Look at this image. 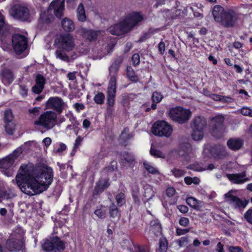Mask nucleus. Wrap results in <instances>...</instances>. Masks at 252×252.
Here are the masks:
<instances>
[{"instance_id": "obj_1", "label": "nucleus", "mask_w": 252, "mask_h": 252, "mask_svg": "<svg viewBox=\"0 0 252 252\" xmlns=\"http://www.w3.org/2000/svg\"><path fill=\"white\" fill-rule=\"evenodd\" d=\"M19 171L21 172L18 173L15 178L17 184L23 192L30 196L39 194L47 190L53 182V171L47 165L40 168L36 175L40 182L34 176L35 168L33 164H22Z\"/></svg>"}, {"instance_id": "obj_2", "label": "nucleus", "mask_w": 252, "mask_h": 252, "mask_svg": "<svg viewBox=\"0 0 252 252\" xmlns=\"http://www.w3.org/2000/svg\"><path fill=\"white\" fill-rule=\"evenodd\" d=\"M142 20L143 16L139 13H131L120 23L110 27L108 31L112 34L120 35L127 32Z\"/></svg>"}, {"instance_id": "obj_3", "label": "nucleus", "mask_w": 252, "mask_h": 252, "mask_svg": "<svg viewBox=\"0 0 252 252\" xmlns=\"http://www.w3.org/2000/svg\"><path fill=\"white\" fill-rule=\"evenodd\" d=\"M214 20L225 27H232L237 22L238 17L232 10H225L220 5L214 6L213 10Z\"/></svg>"}, {"instance_id": "obj_4", "label": "nucleus", "mask_w": 252, "mask_h": 252, "mask_svg": "<svg viewBox=\"0 0 252 252\" xmlns=\"http://www.w3.org/2000/svg\"><path fill=\"white\" fill-rule=\"evenodd\" d=\"M120 63L121 62H115L109 68L110 78L107 91V103L109 106H113L115 103L116 92V74L119 70Z\"/></svg>"}, {"instance_id": "obj_5", "label": "nucleus", "mask_w": 252, "mask_h": 252, "mask_svg": "<svg viewBox=\"0 0 252 252\" xmlns=\"http://www.w3.org/2000/svg\"><path fill=\"white\" fill-rule=\"evenodd\" d=\"M64 9V0H53L50 3L48 9L40 15L41 21L49 23L53 20V17L49 14L53 11L54 14L58 18H61L63 14Z\"/></svg>"}, {"instance_id": "obj_6", "label": "nucleus", "mask_w": 252, "mask_h": 252, "mask_svg": "<svg viewBox=\"0 0 252 252\" xmlns=\"http://www.w3.org/2000/svg\"><path fill=\"white\" fill-rule=\"evenodd\" d=\"M169 116L173 121L179 124H184L189 120L191 112L189 109L177 106L169 109Z\"/></svg>"}, {"instance_id": "obj_7", "label": "nucleus", "mask_w": 252, "mask_h": 252, "mask_svg": "<svg viewBox=\"0 0 252 252\" xmlns=\"http://www.w3.org/2000/svg\"><path fill=\"white\" fill-rule=\"evenodd\" d=\"M55 44L58 48L66 52L71 51L75 46L74 39L70 34L61 35L57 37Z\"/></svg>"}, {"instance_id": "obj_8", "label": "nucleus", "mask_w": 252, "mask_h": 252, "mask_svg": "<svg viewBox=\"0 0 252 252\" xmlns=\"http://www.w3.org/2000/svg\"><path fill=\"white\" fill-rule=\"evenodd\" d=\"M12 45L17 55H20L23 54L22 58L26 56L24 52L27 48V40L24 36L19 34L14 35L12 38Z\"/></svg>"}, {"instance_id": "obj_9", "label": "nucleus", "mask_w": 252, "mask_h": 252, "mask_svg": "<svg viewBox=\"0 0 252 252\" xmlns=\"http://www.w3.org/2000/svg\"><path fill=\"white\" fill-rule=\"evenodd\" d=\"M24 247L25 241L23 238L17 236H10L5 242V248L10 252H19Z\"/></svg>"}, {"instance_id": "obj_10", "label": "nucleus", "mask_w": 252, "mask_h": 252, "mask_svg": "<svg viewBox=\"0 0 252 252\" xmlns=\"http://www.w3.org/2000/svg\"><path fill=\"white\" fill-rule=\"evenodd\" d=\"M10 13L14 18L21 21H26L29 19V10L24 6L15 5L12 8Z\"/></svg>"}, {"instance_id": "obj_11", "label": "nucleus", "mask_w": 252, "mask_h": 252, "mask_svg": "<svg viewBox=\"0 0 252 252\" xmlns=\"http://www.w3.org/2000/svg\"><path fill=\"white\" fill-rule=\"evenodd\" d=\"M65 103L59 97H50L45 104L46 109H54L59 114L63 112Z\"/></svg>"}, {"instance_id": "obj_12", "label": "nucleus", "mask_w": 252, "mask_h": 252, "mask_svg": "<svg viewBox=\"0 0 252 252\" xmlns=\"http://www.w3.org/2000/svg\"><path fill=\"white\" fill-rule=\"evenodd\" d=\"M110 185L109 178L99 179L95 183V186L93 190V197L94 198H97Z\"/></svg>"}, {"instance_id": "obj_13", "label": "nucleus", "mask_w": 252, "mask_h": 252, "mask_svg": "<svg viewBox=\"0 0 252 252\" xmlns=\"http://www.w3.org/2000/svg\"><path fill=\"white\" fill-rule=\"evenodd\" d=\"M57 119V115L55 112L52 111H48L40 115L38 124L44 126H48V125L56 122Z\"/></svg>"}, {"instance_id": "obj_14", "label": "nucleus", "mask_w": 252, "mask_h": 252, "mask_svg": "<svg viewBox=\"0 0 252 252\" xmlns=\"http://www.w3.org/2000/svg\"><path fill=\"white\" fill-rule=\"evenodd\" d=\"M225 196L227 200L229 201L235 208H244L248 204V202L246 200L243 201L238 197L232 195L231 191L226 193Z\"/></svg>"}, {"instance_id": "obj_15", "label": "nucleus", "mask_w": 252, "mask_h": 252, "mask_svg": "<svg viewBox=\"0 0 252 252\" xmlns=\"http://www.w3.org/2000/svg\"><path fill=\"white\" fill-rule=\"evenodd\" d=\"M151 131L155 136L169 137L173 131V127H151Z\"/></svg>"}, {"instance_id": "obj_16", "label": "nucleus", "mask_w": 252, "mask_h": 252, "mask_svg": "<svg viewBox=\"0 0 252 252\" xmlns=\"http://www.w3.org/2000/svg\"><path fill=\"white\" fill-rule=\"evenodd\" d=\"M121 158L119 161L120 163L124 166L133 165L135 161L134 156L126 151L122 152L120 153Z\"/></svg>"}, {"instance_id": "obj_17", "label": "nucleus", "mask_w": 252, "mask_h": 252, "mask_svg": "<svg viewBox=\"0 0 252 252\" xmlns=\"http://www.w3.org/2000/svg\"><path fill=\"white\" fill-rule=\"evenodd\" d=\"M133 136V133L129 132L128 127H125L119 137L120 144L124 147H126L128 144V141L132 139Z\"/></svg>"}, {"instance_id": "obj_18", "label": "nucleus", "mask_w": 252, "mask_h": 252, "mask_svg": "<svg viewBox=\"0 0 252 252\" xmlns=\"http://www.w3.org/2000/svg\"><path fill=\"white\" fill-rule=\"evenodd\" d=\"M246 176L245 172L241 173L227 174V177L229 181L235 184H241L247 181L248 179L246 178Z\"/></svg>"}, {"instance_id": "obj_19", "label": "nucleus", "mask_w": 252, "mask_h": 252, "mask_svg": "<svg viewBox=\"0 0 252 252\" xmlns=\"http://www.w3.org/2000/svg\"><path fill=\"white\" fill-rule=\"evenodd\" d=\"M244 145V141L239 138H231L227 141V146L232 151H238Z\"/></svg>"}, {"instance_id": "obj_20", "label": "nucleus", "mask_w": 252, "mask_h": 252, "mask_svg": "<svg viewBox=\"0 0 252 252\" xmlns=\"http://www.w3.org/2000/svg\"><path fill=\"white\" fill-rule=\"evenodd\" d=\"M77 32L84 38L90 40L96 38L97 37L98 33H100V32L92 30H88L82 28L79 29Z\"/></svg>"}, {"instance_id": "obj_21", "label": "nucleus", "mask_w": 252, "mask_h": 252, "mask_svg": "<svg viewBox=\"0 0 252 252\" xmlns=\"http://www.w3.org/2000/svg\"><path fill=\"white\" fill-rule=\"evenodd\" d=\"M35 85L32 87V92L35 94L40 93L44 86L45 79L41 75H37L35 79Z\"/></svg>"}, {"instance_id": "obj_22", "label": "nucleus", "mask_w": 252, "mask_h": 252, "mask_svg": "<svg viewBox=\"0 0 252 252\" xmlns=\"http://www.w3.org/2000/svg\"><path fill=\"white\" fill-rule=\"evenodd\" d=\"M35 85L32 87V92L35 94L40 93L44 86L45 79L41 75H37L35 79Z\"/></svg>"}, {"instance_id": "obj_23", "label": "nucleus", "mask_w": 252, "mask_h": 252, "mask_svg": "<svg viewBox=\"0 0 252 252\" xmlns=\"http://www.w3.org/2000/svg\"><path fill=\"white\" fill-rule=\"evenodd\" d=\"M192 150V147L188 142L180 143L178 149V155L180 157H186L188 156Z\"/></svg>"}, {"instance_id": "obj_24", "label": "nucleus", "mask_w": 252, "mask_h": 252, "mask_svg": "<svg viewBox=\"0 0 252 252\" xmlns=\"http://www.w3.org/2000/svg\"><path fill=\"white\" fill-rule=\"evenodd\" d=\"M150 231L156 236H158L162 233L161 225L158 219H154L150 222Z\"/></svg>"}, {"instance_id": "obj_25", "label": "nucleus", "mask_w": 252, "mask_h": 252, "mask_svg": "<svg viewBox=\"0 0 252 252\" xmlns=\"http://www.w3.org/2000/svg\"><path fill=\"white\" fill-rule=\"evenodd\" d=\"M55 252L63 251L65 250V242L58 236L52 237Z\"/></svg>"}, {"instance_id": "obj_26", "label": "nucleus", "mask_w": 252, "mask_h": 252, "mask_svg": "<svg viewBox=\"0 0 252 252\" xmlns=\"http://www.w3.org/2000/svg\"><path fill=\"white\" fill-rule=\"evenodd\" d=\"M204 127H194L191 133V138L194 141L201 140L204 136Z\"/></svg>"}, {"instance_id": "obj_27", "label": "nucleus", "mask_w": 252, "mask_h": 252, "mask_svg": "<svg viewBox=\"0 0 252 252\" xmlns=\"http://www.w3.org/2000/svg\"><path fill=\"white\" fill-rule=\"evenodd\" d=\"M63 30L66 32H71L75 29L73 22L69 18H64L61 22Z\"/></svg>"}, {"instance_id": "obj_28", "label": "nucleus", "mask_w": 252, "mask_h": 252, "mask_svg": "<svg viewBox=\"0 0 252 252\" xmlns=\"http://www.w3.org/2000/svg\"><path fill=\"white\" fill-rule=\"evenodd\" d=\"M114 202H112L108 207L109 214L111 218H119L121 216V211Z\"/></svg>"}, {"instance_id": "obj_29", "label": "nucleus", "mask_w": 252, "mask_h": 252, "mask_svg": "<svg viewBox=\"0 0 252 252\" xmlns=\"http://www.w3.org/2000/svg\"><path fill=\"white\" fill-rule=\"evenodd\" d=\"M74 130L75 131L76 135H78V136L75 141L73 151L76 152L77 149L81 145V143L83 140V138L82 137V135H80V132L81 131H82V129H81L79 127H74ZM82 136H83V134Z\"/></svg>"}, {"instance_id": "obj_30", "label": "nucleus", "mask_w": 252, "mask_h": 252, "mask_svg": "<svg viewBox=\"0 0 252 252\" xmlns=\"http://www.w3.org/2000/svg\"><path fill=\"white\" fill-rule=\"evenodd\" d=\"M225 127H212L210 129L212 135L217 139H220L224 136Z\"/></svg>"}, {"instance_id": "obj_31", "label": "nucleus", "mask_w": 252, "mask_h": 252, "mask_svg": "<svg viewBox=\"0 0 252 252\" xmlns=\"http://www.w3.org/2000/svg\"><path fill=\"white\" fill-rule=\"evenodd\" d=\"M13 80V76L11 72L8 69L3 71L2 74V81L6 85H9Z\"/></svg>"}, {"instance_id": "obj_32", "label": "nucleus", "mask_w": 252, "mask_h": 252, "mask_svg": "<svg viewBox=\"0 0 252 252\" xmlns=\"http://www.w3.org/2000/svg\"><path fill=\"white\" fill-rule=\"evenodd\" d=\"M52 238L46 239L42 245V249L46 252H55Z\"/></svg>"}, {"instance_id": "obj_33", "label": "nucleus", "mask_w": 252, "mask_h": 252, "mask_svg": "<svg viewBox=\"0 0 252 252\" xmlns=\"http://www.w3.org/2000/svg\"><path fill=\"white\" fill-rule=\"evenodd\" d=\"M115 199L118 207H121L126 203V194L122 192H119L115 195Z\"/></svg>"}, {"instance_id": "obj_34", "label": "nucleus", "mask_w": 252, "mask_h": 252, "mask_svg": "<svg viewBox=\"0 0 252 252\" xmlns=\"http://www.w3.org/2000/svg\"><path fill=\"white\" fill-rule=\"evenodd\" d=\"M77 15L79 21L84 22L86 20L84 7L82 3H80L77 9Z\"/></svg>"}, {"instance_id": "obj_35", "label": "nucleus", "mask_w": 252, "mask_h": 252, "mask_svg": "<svg viewBox=\"0 0 252 252\" xmlns=\"http://www.w3.org/2000/svg\"><path fill=\"white\" fill-rule=\"evenodd\" d=\"M168 242L165 237H161L159 240V252H166L168 249Z\"/></svg>"}, {"instance_id": "obj_36", "label": "nucleus", "mask_w": 252, "mask_h": 252, "mask_svg": "<svg viewBox=\"0 0 252 252\" xmlns=\"http://www.w3.org/2000/svg\"><path fill=\"white\" fill-rule=\"evenodd\" d=\"M194 126H204L206 125V121L203 116H196L193 120Z\"/></svg>"}, {"instance_id": "obj_37", "label": "nucleus", "mask_w": 252, "mask_h": 252, "mask_svg": "<svg viewBox=\"0 0 252 252\" xmlns=\"http://www.w3.org/2000/svg\"><path fill=\"white\" fill-rule=\"evenodd\" d=\"M171 172L173 175L176 178H180L185 175L186 172L185 170L174 168L171 169Z\"/></svg>"}, {"instance_id": "obj_38", "label": "nucleus", "mask_w": 252, "mask_h": 252, "mask_svg": "<svg viewBox=\"0 0 252 252\" xmlns=\"http://www.w3.org/2000/svg\"><path fill=\"white\" fill-rule=\"evenodd\" d=\"M150 154L155 158H165L164 154L160 150L153 148L152 146L151 148Z\"/></svg>"}, {"instance_id": "obj_39", "label": "nucleus", "mask_w": 252, "mask_h": 252, "mask_svg": "<svg viewBox=\"0 0 252 252\" xmlns=\"http://www.w3.org/2000/svg\"><path fill=\"white\" fill-rule=\"evenodd\" d=\"M132 197L134 204L137 206H139L141 204V201L140 199L139 191L138 189L132 190Z\"/></svg>"}, {"instance_id": "obj_40", "label": "nucleus", "mask_w": 252, "mask_h": 252, "mask_svg": "<svg viewBox=\"0 0 252 252\" xmlns=\"http://www.w3.org/2000/svg\"><path fill=\"white\" fill-rule=\"evenodd\" d=\"M134 250L131 251V252H150L148 247L144 245L134 246Z\"/></svg>"}, {"instance_id": "obj_41", "label": "nucleus", "mask_w": 252, "mask_h": 252, "mask_svg": "<svg viewBox=\"0 0 252 252\" xmlns=\"http://www.w3.org/2000/svg\"><path fill=\"white\" fill-rule=\"evenodd\" d=\"M127 75L129 80L131 81H137L138 78L135 75L133 70L130 67H127Z\"/></svg>"}, {"instance_id": "obj_42", "label": "nucleus", "mask_w": 252, "mask_h": 252, "mask_svg": "<svg viewBox=\"0 0 252 252\" xmlns=\"http://www.w3.org/2000/svg\"><path fill=\"white\" fill-rule=\"evenodd\" d=\"M13 119L12 111L10 110H8L5 111L4 114V122L8 124L11 122Z\"/></svg>"}, {"instance_id": "obj_43", "label": "nucleus", "mask_w": 252, "mask_h": 252, "mask_svg": "<svg viewBox=\"0 0 252 252\" xmlns=\"http://www.w3.org/2000/svg\"><path fill=\"white\" fill-rule=\"evenodd\" d=\"M224 120V118L223 115H218L211 119L212 122L216 125H221Z\"/></svg>"}, {"instance_id": "obj_44", "label": "nucleus", "mask_w": 252, "mask_h": 252, "mask_svg": "<svg viewBox=\"0 0 252 252\" xmlns=\"http://www.w3.org/2000/svg\"><path fill=\"white\" fill-rule=\"evenodd\" d=\"M94 214L99 219H102L106 217V211L102 207L96 209L94 211Z\"/></svg>"}, {"instance_id": "obj_45", "label": "nucleus", "mask_w": 252, "mask_h": 252, "mask_svg": "<svg viewBox=\"0 0 252 252\" xmlns=\"http://www.w3.org/2000/svg\"><path fill=\"white\" fill-rule=\"evenodd\" d=\"M152 100L155 103H158L161 101L163 98V95L160 93L155 92L153 93L152 96Z\"/></svg>"}, {"instance_id": "obj_46", "label": "nucleus", "mask_w": 252, "mask_h": 252, "mask_svg": "<svg viewBox=\"0 0 252 252\" xmlns=\"http://www.w3.org/2000/svg\"><path fill=\"white\" fill-rule=\"evenodd\" d=\"M143 164L145 169L150 173L154 174H157L158 173V170L155 167L151 165L149 163L144 162Z\"/></svg>"}, {"instance_id": "obj_47", "label": "nucleus", "mask_w": 252, "mask_h": 252, "mask_svg": "<svg viewBox=\"0 0 252 252\" xmlns=\"http://www.w3.org/2000/svg\"><path fill=\"white\" fill-rule=\"evenodd\" d=\"M104 95L102 93H98L94 97V101L97 104H102L104 99Z\"/></svg>"}, {"instance_id": "obj_48", "label": "nucleus", "mask_w": 252, "mask_h": 252, "mask_svg": "<svg viewBox=\"0 0 252 252\" xmlns=\"http://www.w3.org/2000/svg\"><path fill=\"white\" fill-rule=\"evenodd\" d=\"M56 58L61 60L66 61L68 60V57L66 54L61 50H57L56 52Z\"/></svg>"}, {"instance_id": "obj_49", "label": "nucleus", "mask_w": 252, "mask_h": 252, "mask_svg": "<svg viewBox=\"0 0 252 252\" xmlns=\"http://www.w3.org/2000/svg\"><path fill=\"white\" fill-rule=\"evenodd\" d=\"M244 218L248 222L252 224V208L249 209L244 214Z\"/></svg>"}, {"instance_id": "obj_50", "label": "nucleus", "mask_w": 252, "mask_h": 252, "mask_svg": "<svg viewBox=\"0 0 252 252\" xmlns=\"http://www.w3.org/2000/svg\"><path fill=\"white\" fill-rule=\"evenodd\" d=\"M188 169H191L192 170L195 171H203L204 170H205L206 169L200 166L198 164H192L189 165L187 167Z\"/></svg>"}, {"instance_id": "obj_51", "label": "nucleus", "mask_w": 252, "mask_h": 252, "mask_svg": "<svg viewBox=\"0 0 252 252\" xmlns=\"http://www.w3.org/2000/svg\"><path fill=\"white\" fill-rule=\"evenodd\" d=\"M241 113L244 116L252 117V109L249 107H244L240 110Z\"/></svg>"}, {"instance_id": "obj_52", "label": "nucleus", "mask_w": 252, "mask_h": 252, "mask_svg": "<svg viewBox=\"0 0 252 252\" xmlns=\"http://www.w3.org/2000/svg\"><path fill=\"white\" fill-rule=\"evenodd\" d=\"M211 153L217 157L220 156V146L215 145L211 149Z\"/></svg>"}, {"instance_id": "obj_53", "label": "nucleus", "mask_w": 252, "mask_h": 252, "mask_svg": "<svg viewBox=\"0 0 252 252\" xmlns=\"http://www.w3.org/2000/svg\"><path fill=\"white\" fill-rule=\"evenodd\" d=\"M186 202L190 207L193 209L194 206H195V203L197 202V199L193 197H189L187 198Z\"/></svg>"}, {"instance_id": "obj_54", "label": "nucleus", "mask_w": 252, "mask_h": 252, "mask_svg": "<svg viewBox=\"0 0 252 252\" xmlns=\"http://www.w3.org/2000/svg\"><path fill=\"white\" fill-rule=\"evenodd\" d=\"M189 223V219L186 217H181L179 221V223L180 225L184 227L188 226Z\"/></svg>"}, {"instance_id": "obj_55", "label": "nucleus", "mask_w": 252, "mask_h": 252, "mask_svg": "<svg viewBox=\"0 0 252 252\" xmlns=\"http://www.w3.org/2000/svg\"><path fill=\"white\" fill-rule=\"evenodd\" d=\"M117 163L116 161L111 162L109 165L106 167L107 171L108 172H112L117 169Z\"/></svg>"}, {"instance_id": "obj_56", "label": "nucleus", "mask_w": 252, "mask_h": 252, "mask_svg": "<svg viewBox=\"0 0 252 252\" xmlns=\"http://www.w3.org/2000/svg\"><path fill=\"white\" fill-rule=\"evenodd\" d=\"M189 242L188 237L187 236L182 237L178 240V245L180 247H183L187 245Z\"/></svg>"}, {"instance_id": "obj_57", "label": "nucleus", "mask_w": 252, "mask_h": 252, "mask_svg": "<svg viewBox=\"0 0 252 252\" xmlns=\"http://www.w3.org/2000/svg\"><path fill=\"white\" fill-rule=\"evenodd\" d=\"M3 159L8 162V164H10V165H13L16 160L13 157V156H12L11 154L7 156Z\"/></svg>"}, {"instance_id": "obj_58", "label": "nucleus", "mask_w": 252, "mask_h": 252, "mask_svg": "<svg viewBox=\"0 0 252 252\" xmlns=\"http://www.w3.org/2000/svg\"><path fill=\"white\" fill-rule=\"evenodd\" d=\"M189 231V229H182L179 227H178L176 229V232L177 235L178 236H181L183 235H185L187 233H188Z\"/></svg>"}, {"instance_id": "obj_59", "label": "nucleus", "mask_w": 252, "mask_h": 252, "mask_svg": "<svg viewBox=\"0 0 252 252\" xmlns=\"http://www.w3.org/2000/svg\"><path fill=\"white\" fill-rule=\"evenodd\" d=\"M13 195L6 191H2L0 193V198L2 199H9L13 197Z\"/></svg>"}, {"instance_id": "obj_60", "label": "nucleus", "mask_w": 252, "mask_h": 252, "mask_svg": "<svg viewBox=\"0 0 252 252\" xmlns=\"http://www.w3.org/2000/svg\"><path fill=\"white\" fill-rule=\"evenodd\" d=\"M184 182L187 185H190L192 183H194V184L196 185L198 184L199 183V181H193V179L190 177H186L184 178Z\"/></svg>"}, {"instance_id": "obj_61", "label": "nucleus", "mask_w": 252, "mask_h": 252, "mask_svg": "<svg viewBox=\"0 0 252 252\" xmlns=\"http://www.w3.org/2000/svg\"><path fill=\"white\" fill-rule=\"evenodd\" d=\"M12 166V165H10L5 160L3 159L0 160V168L8 169Z\"/></svg>"}, {"instance_id": "obj_62", "label": "nucleus", "mask_w": 252, "mask_h": 252, "mask_svg": "<svg viewBox=\"0 0 252 252\" xmlns=\"http://www.w3.org/2000/svg\"><path fill=\"white\" fill-rule=\"evenodd\" d=\"M177 208L179 211L183 214L187 213L189 211L188 207L185 205H178Z\"/></svg>"}, {"instance_id": "obj_63", "label": "nucleus", "mask_w": 252, "mask_h": 252, "mask_svg": "<svg viewBox=\"0 0 252 252\" xmlns=\"http://www.w3.org/2000/svg\"><path fill=\"white\" fill-rule=\"evenodd\" d=\"M132 61L133 62V64L136 65L139 63L140 62V57L139 54H134L133 55L132 58Z\"/></svg>"}, {"instance_id": "obj_64", "label": "nucleus", "mask_w": 252, "mask_h": 252, "mask_svg": "<svg viewBox=\"0 0 252 252\" xmlns=\"http://www.w3.org/2000/svg\"><path fill=\"white\" fill-rule=\"evenodd\" d=\"M230 252H244L243 250L240 247L231 246L229 248Z\"/></svg>"}]
</instances>
